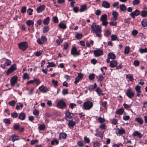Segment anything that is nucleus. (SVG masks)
<instances>
[{"label": "nucleus", "mask_w": 147, "mask_h": 147, "mask_svg": "<svg viewBox=\"0 0 147 147\" xmlns=\"http://www.w3.org/2000/svg\"><path fill=\"white\" fill-rule=\"evenodd\" d=\"M103 134L104 132H103L102 133L101 131H99L96 134V135L98 137H100L101 138H102Z\"/></svg>", "instance_id": "72a5a7b5"}, {"label": "nucleus", "mask_w": 147, "mask_h": 147, "mask_svg": "<svg viewBox=\"0 0 147 147\" xmlns=\"http://www.w3.org/2000/svg\"><path fill=\"white\" fill-rule=\"evenodd\" d=\"M91 31L93 33H95L96 35L98 37L101 36V26L96 25L95 23H93L91 27Z\"/></svg>", "instance_id": "f257e3e1"}, {"label": "nucleus", "mask_w": 147, "mask_h": 147, "mask_svg": "<svg viewBox=\"0 0 147 147\" xmlns=\"http://www.w3.org/2000/svg\"><path fill=\"white\" fill-rule=\"evenodd\" d=\"M26 7L25 6L22 7L21 9V12L22 13H25L26 11Z\"/></svg>", "instance_id": "0e129e2a"}, {"label": "nucleus", "mask_w": 147, "mask_h": 147, "mask_svg": "<svg viewBox=\"0 0 147 147\" xmlns=\"http://www.w3.org/2000/svg\"><path fill=\"white\" fill-rule=\"evenodd\" d=\"M107 16L106 14L102 15L100 18V20L102 22V24L104 26H107L108 22L107 21Z\"/></svg>", "instance_id": "7ed1b4c3"}, {"label": "nucleus", "mask_w": 147, "mask_h": 147, "mask_svg": "<svg viewBox=\"0 0 147 147\" xmlns=\"http://www.w3.org/2000/svg\"><path fill=\"white\" fill-rule=\"evenodd\" d=\"M120 9L122 11H125L127 9V7L124 4L120 5L119 6Z\"/></svg>", "instance_id": "5701e85b"}, {"label": "nucleus", "mask_w": 147, "mask_h": 147, "mask_svg": "<svg viewBox=\"0 0 147 147\" xmlns=\"http://www.w3.org/2000/svg\"><path fill=\"white\" fill-rule=\"evenodd\" d=\"M52 83L55 86H58V82L57 81H55L54 80H52Z\"/></svg>", "instance_id": "680f3d73"}, {"label": "nucleus", "mask_w": 147, "mask_h": 147, "mask_svg": "<svg viewBox=\"0 0 147 147\" xmlns=\"http://www.w3.org/2000/svg\"><path fill=\"white\" fill-rule=\"evenodd\" d=\"M96 91L99 95H100L102 92L100 88H98L96 90Z\"/></svg>", "instance_id": "864d4df0"}, {"label": "nucleus", "mask_w": 147, "mask_h": 147, "mask_svg": "<svg viewBox=\"0 0 147 147\" xmlns=\"http://www.w3.org/2000/svg\"><path fill=\"white\" fill-rule=\"evenodd\" d=\"M126 94L130 98H131L134 96V93L130 89H127Z\"/></svg>", "instance_id": "1a4fd4ad"}, {"label": "nucleus", "mask_w": 147, "mask_h": 147, "mask_svg": "<svg viewBox=\"0 0 147 147\" xmlns=\"http://www.w3.org/2000/svg\"><path fill=\"white\" fill-rule=\"evenodd\" d=\"M18 77L16 76H15L12 77L11 80V85L12 86H14L17 82Z\"/></svg>", "instance_id": "6e6552de"}, {"label": "nucleus", "mask_w": 147, "mask_h": 147, "mask_svg": "<svg viewBox=\"0 0 147 147\" xmlns=\"http://www.w3.org/2000/svg\"><path fill=\"white\" fill-rule=\"evenodd\" d=\"M53 20L55 23H57L58 22V18L56 16H55L53 18Z\"/></svg>", "instance_id": "e2e57ef3"}, {"label": "nucleus", "mask_w": 147, "mask_h": 147, "mask_svg": "<svg viewBox=\"0 0 147 147\" xmlns=\"http://www.w3.org/2000/svg\"><path fill=\"white\" fill-rule=\"evenodd\" d=\"M23 79H28L29 78V76L27 73H24L23 77Z\"/></svg>", "instance_id": "49530a36"}, {"label": "nucleus", "mask_w": 147, "mask_h": 147, "mask_svg": "<svg viewBox=\"0 0 147 147\" xmlns=\"http://www.w3.org/2000/svg\"><path fill=\"white\" fill-rule=\"evenodd\" d=\"M50 20V18L49 17L46 18L43 20V23L44 24L46 25H47L49 23Z\"/></svg>", "instance_id": "cd10ccee"}, {"label": "nucleus", "mask_w": 147, "mask_h": 147, "mask_svg": "<svg viewBox=\"0 0 147 147\" xmlns=\"http://www.w3.org/2000/svg\"><path fill=\"white\" fill-rule=\"evenodd\" d=\"M18 46L20 49L23 51H24L28 47V45L26 42H23L19 43Z\"/></svg>", "instance_id": "20e7f679"}, {"label": "nucleus", "mask_w": 147, "mask_h": 147, "mask_svg": "<svg viewBox=\"0 0 147 147\" xmlns=\"http://www.w3.org/2000/svg\"><path fill=\"white\" fill-rule=\"evenodd\" d=\"M111 34V32L108 30H107L105 33V35L107 37H109Z\"/></svg>", "instance_id": "052dcab7"}, {"label": "nucleus", "mask_w": 147, "mask_h": 147, "mask_svg": "<svg viewBox=\"0 0 147 147\" xmlns=\"http://www.w3.org/2000/svg\"><path fill=\"white\" fill-rule=\"evenodd\" d=\"M141 24L143 27L146 26H147V20L146 19V18L143 19L141 22Z\"/></svg>", "instance_id": "393cba45"}, {"label": "nucleus", "mask_w": 147, "mask_h": 147, "mask_svg": "<svg viewBox=\"0 0 147 147\" xmlns=\"http://www.w3.org/2000/svg\"><path fill=\"white\" fill-rule=\"evenodd\" d=\"M135 120L138 123H139L140 125H142L144 123L143 119L140 117L136 118L135 119Z\"/></svg>", "instance_id": "412c9836"}, {"label": "nucleus", "mask_w": 147, "mask_h": 147, "mask_svg": "<svg viewBox=\"0 0 147 147\" xmlns=\"http://www.w3.org/2000/svg\"><path fill=\"white\" fill-rule=\"evenodd\" d=\"M100 146V144L98 141L94 142L93 143L94 147H99Z\"/></svg>", "instance_id": "4c0bfd02"}, {"label": "nucleus", "mask_w": 147, "mask_h": 147, "mask_svg": "<svg viewBox=\"0 0 147 147\" xmlns=\"http://www.w3.org/2000/svg\"><path fill=\"white\" fill-rule=\"evenodd\" d=\"M133 135L134 136H138L140 138L142 137V135L137 131L134 132L133 133Z\"/></svg>", "instance_id": "aec40b11"}, {"label": "nucleus", "mask_w": 147, "mask_h": 147, "mask_svg": "<svg viewBox=\"0 0 147 147\" xmlns=\"http://www.w3.org/2000/svg\"><path fill=\"white\" fill-rule=\"evenodd\" d=\"M75 123L71 121H69L68 125L70 127H73L75 125Z\"/></svg>", "instance_id": "473e14b6"}, {"label": "nucleus", "mask_w": 147, "mask_h": 147, "mask_svg": "<svg viewBox=\"0 0 147 147\" xmlns=\"http://www.w3.org/2000/svg\"><path fill=\"white\" fill-rule=\"evenodd\" d=\"M93 52L96 57H98L103 54V51L100 49L94 50Z\"/></svg>", "instance_id": "9d476101"}, {"label": "nucleus", "mask_w": 147, "mask_h": 147, "mask_svg": "<svg viewBox=\"0 0 147 147\" xmlns=\"http://www.w3.org/2000/svg\"><path fill=\"white\" fill-rule=\"evenodd\" d=\"M41 40L44 43L47 41V39L45 36H42L41 38Z\"/></svg>", "instance_id": "bf43d9fd"}, {"label": "nucleus", "mask_w": 147, "mask_h": 147, "mask_svg": "<svg viewBox=\"0 0 147 147\" xmlns=\"http://www.w3.org/2000/svg\"><path fill=\"white\" fill-rule=\"evenodd\" d=\"M102 6L105 8H109L110 7V4L107 1H103L102 3Z\"/></svg>", "instance_id": "a211bd4d"}, {"label": "nucleus", "mask_w": 147, "mask_h": 147, "mask_svg": "<svg viewBox=\"0 0 147 147\" xmlns=\"http://www.w3.org/2000/svg\"><path fill=\"white\" fill-rule=\"evenodd\" d=\"M66 106L65 103L62 100H60L58 102L57 107L59 108L63 109Z\"/></svg>", "instance_id": "9b49d317"}, {"label": "nucleus", "mask_w": 147, "mask_h": 147, "mask_svg": "<svg viewBox=\"0 0 147 147\" xmlns=\"http://www.w3.org/2000/svg\"><path fill=\"white\" fill-rule=\"evenodd\" d=\"M140 3V1L139 0H134L133 1V4L134 5H138Z\"/></svg>", "instance_id": "8fccbe9b"}, {"label": "nucleus", "mask_w": 147, "mask_h": 147, "mask_svg": "<svg viewBox=\"0 0 147 147\" xmlns=\"http://www.w3.org/2000/svg\"><path fill=\"white\" fill-rule=\"evenodd\" d=\"M93 105V103L88 101L85 102L83 104L84 109L85 110H89L92 108Z\"/></svg>", "instance_id": "f03ea898"}, {"label": "nucleus", "mask_w": 147, "mask_h": 147, "mask_svg": "<svg viewBox=\"0 0 147 147\" xmlns=\"http://www.w3.org/2000/svg\"><path fill=\"white\" fill-rule=\"evenodd\" d=\"M16 103V101L15 100H13L9 102L8 103V104L9 105L11 106L14 107Z\"/></svg>", "instance_id": "a19ab883"}, {"label": "nucleus", "mask_w": 147, "mask_h": 147, "mask_svg": "<svg viewBox=\"0 0 147 147\" xmlns=\"http://www.w3.org/2000/svg\"><path fill=\"white\" fill-rule=\"evenodd\" d=\"M3 121L6 124H9L11 123L9 119H4Z\"/></svg>", "instance_id": "4d7b16f0"}, {"label": "nucleus", "mask_w": 147, "mask_h": 147, "mask_svg": "<svg viewBox=\"0 0 147 147\" xmlns=\"http://www.w3.org/2000/svg\"><path fill=\"white\" fill-rule=\"evenodd\" d=\"M67 137V134L65 133H61L60 134L59 138L63 139H65Z\"/></svg>", "instance_id": "f704fd0d"}, {"label": "nucleus", "mask_w": 147, "mask_h": 147, "mask_svg": "<svg viewBox=\"0 0 147 147\" xmlns=\"http://www.w3.org/2000/svg\"><path fill=\"white\" fill-rule=\"evenodd\" d=\"M139 51L141 53H146L147 52V49L146 48L145 49L140 48L139 49Z\"/></svg>", "instance_id": "c03bdc74"}, {"label": "nucleus", "mask_w": 147, "mask_h": 147, "mask_svg": "<svg viewBox=\"0 0 147 147\" xmlns=\"http://www.w3.org/2000/svg\"><path fill=\"white\" fill-rule=\"evenodd\" d=\"M141 13L140 11L138 9H136L134 12H131L130 13V15L132 18H134L135 16H137L140 15Z\"/></svg>", "instance_id": "423d86ee"}, {"label": "nucleus", "mask_w": 147, "mask_h": 147, "mask_svg": "<svg viewBox=\"0 0 147 147\" xmlns=\"http://www.w3.org/2000/svg\"><path fill=\"white\" fill-rule=\"evenodd\" d=\"M86 5H83L81 6V8L80 9V11L82 12L86 10Z\"/></svg>", "instance_id": "7c9ffc66"}, {"label": "nucleus", "mask_w": 147, "mask_h": 147, "mask_svg": "<svg viewBox=\"0 0 147 147\" xmlns=\"http://www.w3.org/2000/svg\"><path fill=\"white\" fill-rule=\"evenodd\" d=\"M69 47V45L67 43H65L64 44L63 47V48L64 50L67 49Z\"/></svg>", "instance_id": "6e6d98bb"}, {"label": "nucleus", "mask_w": 147, "mask_h": 147, "mask_svg": "<svg viewBox=\"0 0 147 147\" xmlns=\"http://www.w3.org/2000/svg\"><path fill=\"white\" fill-rule=\"evenodd\" d=\"M19 104H20V105H18V104L16 107V108L18 110L20 109V107L21 108H22L23 107V105L22 103H19Z\"/></svg>", "instance_id": "13d9d810"}, {"label": "nucleus", "mask_w": 147, "mask_h": 147, "mask_svg": "<svg viewBox=\"0 0 147 147\" xmlns=\"http://www.w3.org/2000/svg\"><path fill=\"white\" fill-rule=\"evenodd\" d=\"M49 29V28L48 26H45L43 27V32L44 33H46L47 32Z\"/></svg>", "instance_id": "c9c22d12"}, {"label": "nucleus", "mask_w": 147, "mask_h": 147, "mask_svg": "<svg viewBox=\"0 0 147 147\" xmlns=\"http://www.w3.org/2000/svg\"><path fill=\"white\" fill-rule=\"evenodd\" d=\"M83 77V75L82 74L78 73V76L75 78L74 83L75 84H77L78 82H79V81Z\"/></svg>", "instance_id": "f8f14e48"}, {"label": "nucleus", "mask_w": 147, "mask_h": 147, "mask_svg": "<svg viewBox=\"0 0 147 147\" xmlns=\"http://www.w3.org/2000/svg\"><path fill=\"white\" fill-rule=\"evenodd\" d=\"M104 78V77L102 75H100L97 81L98 82H101L102 81Z\"/></svg>", "instance_id": "5fc2aeb1"}, {"label": "nucleus", "mask_w": 147, "mask_h": 147, "mask_svg": "<svg viewBox=\"0 0 147 147\" xmlns=\"http://www.w3.org/2000/svg\"><path fill=\"white\" fill-rule=\"evenodd\" d=\"M40 91L43 92H46L45 88L43 86L40 87L39 88Z\"/></svg>", "instance_id": "09e8293b"}, {"label": "nucleus", "mask_w": 147, "mask_h": 147, "mask_svg": "<svg viewBox=\"0 0 147 147\" xmlns=\"http://www.w3.org/2000/svg\"><path fill=\"white\" fill-rule=\"evenodd\" d=\"M11 116L13 118H16L18 116V114L16 113H13L11 114Z\"/></svg>", "instance_id": "338daca9"}, {"label": "nucleus", "mask_w": 147, "mask_h": 147, "mask_svg": "<svg viewBox=\"0 0 147 147\" xmlns=\"http://www.w3.org/2000/svg\"><path fill=\"white\" fill-rule=\"evenodd\" d=\"M16 65L14 64L12 65L11 67L7 70V75H9L10 73L13 72L16 69Z\"/></svg>", "instance_id": "39448f33"}, {"label": "nucleus", "mask_w": 147, "mask_h": 147, "mask_svg": "<svg viewBox=\"0 0 147 147\" xmlns=\"http://www.w3.org/2000/svg\"><path fill=\"white\" fill-rule=\"evenodd\" d=\"M20 127V126L18 124H15L13 125V129L15 130H18Z\"/></svg>", "instance_id": "ea45409f"}, {"label": "nucleus", "mask_w": 147, "mask_h": 147, "mask_svg": "<svg viewBox=\"0 0 147 147\" xmlns=\"http://www.w3.org/2000/svg\"><path fill=\"white\" fill-rule=\"evenodd\" d=\"M59 27L61 28L65 29L66 28V26L65 24L62 22L60 23L59 24Z\"/></svg>", "instance_id": "bb28decb"}, {"label": "nucleus", "mask_w": 147, "mask_h": 147, "mask_svg": "<svg viewBox=\"0 0 147 147\" xmlns=\"http://www.w3.org/2000/svg\"><path fill=\"white\" fill-rule=\"evenodd\" d=\"M125 133V131L124 129H119L118 130V132L117 133V134H119V136H120L121 134H124Z\"/></svg>", "instance_id": "58836bf2"}, {"label": "nucleus", "mask_w": 147, "mask_h": 147, "mask_svg": "<svg viewBox=\"0 0 147 147\" xmlns=\"http://www.w3.org/2000/svg\"><path fill=\"white\" fill-rule=\"evenodd\" d=\"M26 115L24 112H21L19 114L18 117V118L21 120H23L25 119L26 118Z\"/></svg>", "instance_id": "f3484780"}, {"label": "nucleus", "mask_w": 147, "mask_h": 147, "mask_svg": "<svg viewBox=\"0 0 147 147\" xmlns=\"http://www.w3.org/2000/svg\"><path fill=\"white\" fill-rule=\"evenodd\" d=\"M11 137L12 138L11 140L13 142L16 140H18L20 139L19 137L15 134L12 135Z\"/></svg>", "instance_id": "6ab92c4d"}, {"label": "nucleus", "mask_w": 147, "mask_h": 147, "mask_svg": "<svg viewBox=\"0 0 147 147\" xmlns=\"http://www.w3.org/2000/svg\"><path fill=\"white\" fill-rule=\"evenodd\" d=\"M111 38L112 40L114 41L117 40L118 38L116 35H112L111 36Z\"/></svg>", "instance_id": "79ce46f5"}, {"label": "nucleus", "mask_w": 147, "mask_h": 147, "mask_svg": "<svg viewBox=\"0 0 147 147\" xmlns=\"http://www.w3.org/2000/svg\"><path fill=\"white\" fill-rule=\"evenodd\" d=\"M63 41V39H62L61 38L59 37V39L57 40L56 42L57 44V45H59L61 44Z\"/></svg>", "instance_id": "37998d69"}, {"label": "nucleus", "mask_w": 147, "mask_h": 147, "mask_svg": "<svg viewBox=\"0 0 147 147\" xmlns=\"http://www.w3.org/2000/svg\"><path fill=\"white\" fill-rule=\"evenodd\" d=\"M141 16L144 17H145L147 16V11L145 10H143L141 12Z\"/></svg>", "instance_id": "2f4dec72"}, {"label": "nucleus", "mask_w": 147, "mask_h": 147, "mask_svg": "<svg viewBox=\"0 0 147 147\" xmlns=\"http://www.w3.org/2000/svg\"><path fill=\"white\" fill-rule=\"evenodd\" d=\"M124 110L123 108H121L116 111V113L117 114L121 115L124 112Z\"/></svg>", "instance_id": "c756f323"}, {"label": "nucleus", "mask_w": 147, "mask_h": 147, "mask_svg": "<svg viewBox=\"0 0 147 147\" xmlns=\"http://www.w3.org/2000/svg\"><path fill=\"white\" fill-rule=\"evenodd\" d=\"M84 140L86 143H89L90 141L89 139L86 136H85L84 138Z\"/></svg>", "instance_id": "69168bd1"}, {"label": "nucleus", "mask_w": 147, "mask_h": 147, "mask_svg": "<svg viewBox=\"0 0 147 147\" xmlns=\"http://www.w3.org/2000/svg\"><path fill=\"white\" fill-rule=\"evenodd\" d=\"M83 36V34H78L76 35V37L77 39H81Z\"/></svg>", "instance_id": "a18cd8bd"}, {"label": "nucleus", "mask_w": 147, "mask_h": 147, "mask_svg": "<svg viewBox=\"0 0 147 147\" xmlns=\"http://www.w3.org/2000/svg\"><path fill=\"white\" fill-rule=\"evenodd\" d=\"M117 65V62L115 61H112L110 62V65L111 67H114L116 66Z\"/></svg>", "instance_id": "4be33fe9"}, {"label": "nucleus", "mask_w": 147, "mask_h": 147, "mask_svg": "<svg viewBox=\"0 0 147 147\" xmlns=\"http://www.w3.org/2000/svg\"><path fill=\"white\" fill-rule=\"evenodd\" d=\"M66 119L68 120L67 118H69L71 119L73 115V114L72 113H70L69 112H67L66 113Z\"/></svg>", "instance_id": "b1692460"}, {"label": "nucleus", "mask_w": 147, "mask_h": 147, "mask_svg": "<svg viewBox=\"0 0 147 147\" xmlns=\"http://www.w3.org/2000/svg\"><path fill=\"white\" fill-rule=\"evenodd\" d=\"M126 78H127L129 79L131 81H132L133 80V77L131 75H127L126 76Z\"/></svg>", "instance_id": "603ef678"}, {"label": "nucleus", "mask_w": 147, "mask_h": 147, "mask_svg": "<svg viewBox=\"0 0 147 147\" xmlns=\"http://www.w3.org/2000/svg\"><path fill=\"white\" fill-rule=\"evenodd\" d=\"M26 24L28 27H31L32 29H33L34 22L33 21L30 20H28L26 22Z\"/></svg>", "instance_id": "4468645a"}, {"label": "nucleus", "mask_w": 147, "mask_h": 147, "mask_svg": "<svg viewBox=\"0 0 147 147\" xmlns=\"http://www.w3.org/2000/svg\"><path fill=\"white\" fill-rule=\"evenodd\" d=\"M130 49L129 47H126L125 49L124 53L126 54H128L129 52Z\"/></svg>", "instance_id": "e433bc0d"}, {"label": "nucleus", "mask_w": 147, "mask_h": 147, "mask_svg": "<svg viewBox=\"0 0 147 147\" xmlns=\"http://www.w3.org/2000/svg\"><path fill=\"white\" fill-rule=\"evenodd\" d=\"M33 11V10L31 8L28 9L27 11V12L28 13V14L30 15H32V12Z\"/></svg>", "instance_id": "3c124183"}, {"label": "nucleus", "mask_w": 147, "mask_h": 147, "mask_svg": "<svg viewBox=\"0 0 147 147\" xmlns=\"http://www.w3.org/2000/svg\"><path fill=\"white\" fill-rule=\"evenodd\" d=\"M108 57L110 59H114L115 58V55L112 53H110L108 54Z\"/></svg>", "instance_id": "a878e982"}, {"label": "nucleus", "mask_w": 147, "mask_h": 147, "mask_svg": "<svg viewBox=\"0 0 147 147\" xmlns=\"http://www.w3.org/2000/svg\"><path fill=\"white\" fill-rule=\"evenodd\" d=\"M11 63V61L8 59H6L4 64H2L1 65V67L3 68H5V66H8L10 65Z\"/></svg>", "instance_id": "ddd939ff"}, {"label": "nucleus", "mask_w": 147, "mask_h": 147, "mask_svg": "<svg viewBox=\"0 0 147 147\" xmlns=\"http://www.w3.org/2000/svg\"><path fill=\"white\" fill-rule=\"evenodd\" d=\"M95 75L94 74H90L89 76V79L90 80H93L94 78Z\"/></svg>", "instance_id": "de8ad7c7"}, {"label": "nucleus", "mask_w": 147, "mask_h": 147, "mask_svg": "<svg viewBox=\"0 0 147 147\" xmlns=\"http://www.w3.org/2000/svg\"><path fill=\"white\" fill-rule=\"evenodd\" d=\"M112 15L115 20L117 19V16H118V13L115 11H113Z\"/></svg>", "instance_id": "c85d7f7f"}, {"label": "nucleus", "mask_w": 147, "mask_h": 147, "mask_svg": "<svg viewBox=\"0 0 147 147\" xmlns=\"http://www.w3.org/2000/svg\"><path fill=\"white\" fill-rule=\"evenodd\" d=\"M45 5H43L39 6L36 9L37 12L39 13L42 12L45 9Z\"/></svg>", "instance_id": "dca6fc26"}, {"label": "nucleus", "mask_w": 147, "mask_h": 147, "mask_svg": "<svg viewBox=\"0 0 147 147\" xmlns=\"http://www.w3.org/2000/svg\"><path fill=\"white\" fill-rule=\"evenodd\" d=\"M45 125L44 124H41L40 125L39 128L40 130H43L45 128Z\"/></svg>", "instance_id": "774afa93"}, {"label": "nucleus", "mask_w": 147, "mask_h": 147, "mask_svg": "<svg viewBox=\"0 0 147 147\" xmlns=\"http://www.w3.org/2000/svg\"><path fill=\"white\" fill-rule=\"evenodd\" d=\"M141 87L138 85H137L135 87V89L137 92L136 94L138 96H139L140 95V93L141 92L140 91Z\"/></svg>", "instance_id": "2eb2a0df"}, {"label": "nucleus", "mask_w": 147, "mask_h": 147, "mask_svg": "<svg viewBox=\"0 0 147 147\" xmlns=\"http://www.w3.org/2000/svg\"><path fill=\"white\" fill-rule=\"evenodd\" d=\"M71 54L74 56H78L80 55V53H79L78 52H77L76 48L75 47H74L72 48Z\"/></svg>", "instance_id": "0eeeda50"}]
</instances>
